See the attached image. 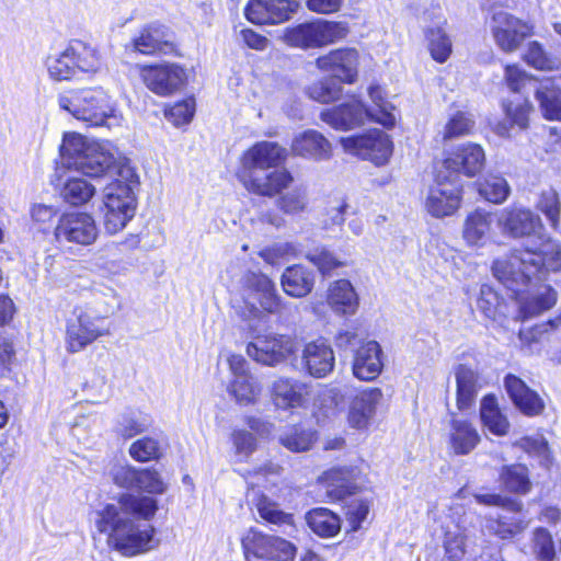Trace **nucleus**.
<instances>
[{
  "mask_svg": "<svg viewBox=\"0 0 561 561\" xmlns=\"http://www.w3.org/2000/svg\"><path fill=\"white\" fill-rule=\"evenodd\" d=\"M126 48L142 55L181 56L172 32L159 23H151L139 30Z\"/></svg>",
  "mask_w": 561,
  "mask_h": 561,
  "instance_id": "nucleus-13",
  "label": "nucleus"
},
{
  "mask_svg": "<svg viewBox=\"0 0 561 561\" xmlns=\"http://www.w3.org/2000/svg\"><path fill=\"white\" fill-rule=\"evenodd\" d=\"M297 252L290 242H278L260 251V256L268 264L275 265L279 260L293 256Z\"/></svg>",
  "mask_w": 561,
  "mask_h": 561,
  "instance_id": "nucleus-63",
  "label": "nucleus"
},
{
  "mask_svg": "<svg viewBox=\"0 0 561 561\" xmlns=\"http://www.w3.org/2000/svg\"><path fill=\"white\" fill-rule=\"evenodd\" d=\"M309 96L320 103H330L341 95V88L331 81H318L308 88Z\"/></svg>",
  "mask_w": 561,
  "mask_h": 561,
  "instance_id": "nucleus-62",
  "label": "nucleus"
},
{
  "mask_svg": "<svg viewBox=\"0 0 561 561\" xmlns=\"http://www.w3.org/2000/svg\"><path fill=\"white\" fill-rule=\"evenodd\" d=\"M479 442L480 435L471 423L461 419H451L449 444L456 455L470 454Z\"/></svg>",
  "mask_w": 561,
  "mask_h": 561,
  "instance_id": "nucleus-31",
  "label": "nucleus"
},
{
  "mask_svg": "<svg viewBox=\"0 0 561 561\" xmlns=\"http://www.w3.org/2000/svg\"><path fill=\"white\" fill-rule=\"evenodd\" d=\"M257 511L260 516L271 524L293 526V516L280 511L276 503L266 497L259 501Z\"/></svg>",
  "mask_w": 561,
  "mask_h": 561,
  "instance_id": "nucleus-57",
  "label": "nucleus"
},
{
  "mask_svg": "<svg viewBox=\"0 0 561 561\" xmlns=\"http://www.w3.org/2000/svg\"><path fill=\"white\" fill-rule=\"evenodd\" d=\"M59 106L90 126H102L113 116L107 93L101 89H83L61 95Z\"/></svg>",
  "mask_w": 561,
  "mask_h": 561,
  "instance_id": "nucleus-5",
  "label": "nucleus"
},
{
  "mask_svg": "<svg viewBox=\"0 0 561 561\" xmlns=\"http://www.w3.org/2000/svg\"><path fill=\"white\" fill-rule=\"evenodd\" d=\"M536 98L545 118L561 121V77L542 80L536 89Z\"/></svg>",
  "mask_w": 561,
  "mask_h": 561,
  "instance_id": "nucleus-30",
  "label": "nucleus"
},
{
  "mask_svg": "<svg viewBox=\"0 0 561 561\" xmlns=\"http://www.w3.org/2000/svg\"><path fill=\"white\" fill-rule=\"evenodd\" d=\"M99 234L96 222L88 213H69L62 215L55 228V238L59 244L72 243L90 245Z\"/></svg>",
  "mask_w": 561,
  "mask_h": 561,
  "instance_id": "nucleus-14",
  "label": "nucleus"
},
{
  "mask_svg": "<svg viewBox=\"0 0 561 561\" xmlns=\"http://www.w3.org/2000/svg\"><path fill=\"white\" fill-rule=\"evenodd\" d=\"M241 296L251 317H259L261 309L268 313H276L280 309L275 283L263 273L248 271L243 274Z\"/></svg>",
  "mask_w": 561,
  "mask_h": 561,
  "instance_id": "nucleus-7",
  "label": "nucleus"
},
{
  "mask_svg": "<svg viewBox=\"0 0 561 561\" xmlns=\"http://www.w3.org/2000/svg\"><path fill=\"white\" fill-rule=\"evenodd\" d=\"M477 309L499 325L503 327L508 318V306L505 300L491 286L484 284L480 287L476 299Z\"/></svg>",
  "mask_w": 561,
  "mask_h": 561,
  "instance_id": "nucleus-28",
  "label": "nucleus"
},
{
  "mask_svg": "<svg viewBox=\"0 0 561 561\" xmlns=\"http://www.w3.org/2000/svg\"><path fill=\"white\" fill-rule=\"evenodd\" d=\"M136 489L150 494H162L168 485L154 469H142L138 470Z\"/></svg>",
  "mask_w": 561,
  "mask_h": 561,
  "instance_id": "nucleus-55",
  "label": "nucleus"
},
{
  "mask_svg": "<svg viewBox=\"0 0 561 561\" xmlns=\"http://www.w3.org/2000/svg\"><path fill=\"white\" fill-rule=\"evenodd\" d=\"M490 27L496 45L506 53L516 50L531 35L528 23L503 10L493 12Z\"/></svg>",
  "mask_w": 561,
  "mask_h": 561,
  "instance_id": "nucleus-15",
  "label": "nucleus"
},
{
  "mask_svg": "<svg viewBox=\"0 0 561 561\" xmlns=\"http://www.w3.org/2000/svg\"><path fill=\"white\" fill-rule=\"evenodd\" d=\"M61 156L69 167L90 178L115 176L103 191V225L115 234L135 216L138 175L127 158L110 141H96L79 134L67 135Z\"/></svg>",
  "mask_w": 561,
  "mask_h": 561,
  "instance_id": "nucleus-1",
  "label": "nucleus"
},
{
  "mask_svg": "<svg viewBox=\"0 0 561 561\" xmlns=\"http://www.w3.org/2000/svg\"><path fill=\"white\" fill-rule=\"evenodd\" d=\"M369 513L368 503L362 500H353L347 504L345 511V522L347 531H357L362 523L366 520Z\"/></svg>",
  "mask_w": 561,
  "mask_h": 561,
  "instance_id": "nucleus-59",
  "label": "nucleus"
},
{
  "mask_svg": "<svg viewBox=\"0 0 561 561\" xmlns=\"http://www.w3.org/2000/svg\"><path fill=\"white\" fill-rule=\"evenodd\" d=\"M195 114V100L192 98L176 102L165 111V117L176 127L188 124Z\"/></svg>",
  "mask_w": 561,
  "mask_h": 561,
  "instance_id": "nucleus-56",
  "label": "nucleus"
},
{
  "mask_svg": "<svg viewBox=\"0 0 561 561\" xmlns=\"http://www.w3.org/2000/svg\"><path fill=\"white\" fill-rule=\"evenodd\" d=\"M496 224L504 236L529 239L523 249L493 262V275L505 287L518 294L545 272L561 271V244L539 233L542 224L538 215L526 207L512 205L496 214Z\"/></svg>",
  "mask_w": 561,
  "mask_h": 561,
  "instance_id": "nucleus-2",
  "label": "nucleus"
},
{
  "mask_svg": "<svg viewBox=\"0 0 561 561\" xmlns=\"http://www.w3.org/2000/svg\"><path fill=\"white\" fill-rule=\"evenodd\" d=\"M525 61L536 69L550 70L554 66V61L546 54L541 45L531 42L525 55Z\"/></svg>",
  "mask_w": 561,
  "mask_h": 561,
  "instance_id": "nucleus-64",
  "label": "nucleus"
},
{
  "mask_svg": "<svg viewBox=\"0 0 561 561\" xmlns=\"http://www.w3.org/2000/svg\"><path fill=\"white\" fill-rule=\"evenodd\" d=\"M381 398L382 392L378 388L367 389L356 396L347 416L350 425L357 430L366 428L375 415L376 407Z\"/></svg>",
  "mask_w": 561,
  "mask_h": 561,
  "instance_id": "nucleus-26",
  "label": "nucleus"
},
{
  "mask_svg": "<svg viewBox=\"0 0 561 561\" xmlns=\"http://www.w3.org/2000/svg\"><path fill=\"white\" fill-rule=\"evenodd\" d=\"M517 447L526 451L528 455L536 457L540 465L548 466L550 462V451L548 442L542 435L526 436L515 443Z\"/></svg>",
  "mask_w": 561,
  "mask_h": 561,
  "instance_id": "nucleus-51",
  "label": "nucleus"
},
{
  "mask_svg": "<svg viewBox=\"0 0 561 561\" xmlns=\"http://www.w3.org/2000/svg\"><path fill=\"white\" fill-rule=\"evenodd\" d=\"M496 215L482 208L470 211L462 225V238L469 247H484L492 238Z\"/></svg>",
  "mask_w": 561,
  "mask_h": 561,
  "instance_id": "nucleus-21",
  "label": "nucleus"
},
{
  "mask_svg": "<svg viewBox=\"0 0 561 561\" xmlns=\"http://www.w3.org/2000/svg\"><path fill=\"white\" fill-rule=\"evenodd\" d=\"M105 318L91 310H80L69 320L66 331V347L69 353H78L99 337L110 335Z\"/></svg>",
  "mask_w": 561,
  "mask_h": 561,
  "instance_id": "nucleus-9",
  "label": "nucleus"
},
{
  "mask_svg": "<svg viewBox=\"0 0 561 561\" xmlns=\"http://www.w3.org/2000/svg\"><path fill=\"white\" fill-rule=\"evenodd\" d=\"M480 417L483 425L494 435L504 436L508 433L510 423L501 413L495 397L485 396L480 404Z\"/></svg>",
  "mask_w": 561,
  "mask_h": 561,
  "instance_id": "nucleus-37",
  "label": "nucleus"
},
{
  "mask_svg": "<svg viewBox=\"0 0 561 561\" xmlns=\"http://www.w3.org/2000/svg\"><path fill=\"white\" fill-rule=\"evenodd\" d=\"M504 385L514 404L526 415H538L543 411L541 398L522 379L514 375L505 377Z\"/></svg>",
  "mask_w": 561,
  "mask_h": 561,
  "instance_id": "nucleus-24",
  "label": "nucleus"
},
{
  "mask_svg": "<svg viewBox=\"0 0 561 561\" xmlns=\"http://www.w3.org/2000/svg\"><path fill=\"white\" fill-rule=\"evenodd\" d=\"M228 390L237 402L244 405L254 403L261 392L259 382L251 374L233 378Z\"/></svg>",
  "mask_w": 561,
  "mask_h": 561,
  "instance_id": "nucleus-44",
  "label": "nucleus"
},
{
  "mask_svg": "<svg viewBox=\"0 0 561 561\" xmlns=\"http://www.w3.org/2000/svg\"><path fill=\"white\" fill-rule=\"evenodd\" d=\"M425 38L431 57L436 62H446L453 53V42L446 30L443 26L430 27Z\"/></svg>",
  "mask_w": 561,
  "mask_h": 561,
  "instance_id": "nucleus-40",
  "label": "nucleus"
},
{
  "mask_svg": "<svg viewBox=\"0 0 561 561\" xmlns=\"http://www.w3.org/2000/svg\"><path fill=\"white\" fill-rule=\"evenodd\" d=\"M537 207L553 227L558 226L560 221L561 203L558 193L553 188L541 192Z\"/></svg>",
  "mask_w": 561,
  "mask_h": 561,
  "instance_id": "nucleus-53",
  "label": "nucleus"
},
{
  "mask_svg": "<svg viewBox=\"0 0 561 561\" xmlns=\"http://www.w3.org/2000/svg\"><path fill=\"white\" fill-rule=\"evenodd\" d=\"M307 387L304 382L289 378H278L273 383V399L280 409L302 405Z\"/></svg>",
  "mask_w": 561,
  "mask_h": 561,
  "instance_id": "nucleus-33",
  "label": "nucleus"
},
{
  "mask_svg": "<svg viewBox=\"0 0 561 561\" xmlns=\"http://www.w3.org/2000/svg\"><path fill=\"white\" fill-rule=\"evenodd\" d=\"M313 285V272L301 265L287 267L282 275L284 291L296 298L307 296L312 290Z\"/></svg>",
  "mask_w": 561,
  "mask_h": 561,
  "instance_id": "nucleus-32",
  "label": "nucleus"
},
{
  "mask_svg": "<svg viewBox=\"0 0 561 561\" xmlns=\"http://www.w3.org/2000/svg\"><path fill=\"white\" fill-rule=\"evenodd\" d=\"M129 455L140 462L158 459L161 456L160 444L152 437L137 439L130 445Z\"/></svg>",
  "mask_w": 561,
  "mask_h": 561,
  "instance_id": "nucleus-52",
  "label": "nucleus"
},
{
  "mask_svg": "<svg viewBox=\"0 0 561 561\" xmlns=\"http://www.w3.org/2000/svg\"><path fill=\"white\" fill-rule=\"evenodd\" d=\"M273 536L250 528L241 538V546L247 561L265 560L268 556Z\"/></svg>",
  "mask_w": 561,
  "mask_h": 561,
  "instance_id": "nucleus-39",
  "label": "nucleus"
},
{
  "mask_svg": "<svg viewBox=\"0 0 561 561\" xmlns=\"http://www.w3.org/2000/svg\"><path fill=\"white\" fill-rule=\"evenodd\" d=\"M340 144L346 153L368 160L376 165H383L392 153V141L379 129L363 135L342 137Z\"/></svg>",
  "mask_w": 561,
  "mask_h": 561,
  "instance_id": "nucleus-10",
  "label": "nucleus"
},
{
  "mask_svg": "<svg viewBox=\"0 0 561 561\" xmlns=\"http://www.w3.org/2000/svg\"><path fill=\"white\" fill-rule=\"evenodd\" d=\"M322 482L330 496L342 499L356 490V471L350 468L332 469L324 472Z\"/></svg>",
  "mask_w": 561,
  "mask_h": 561,
  "instance_id": "nucleus-34",
  "label": "nucleus"
},
{
  "mask_svg": "<svg viewBox=\"0 0 561 561\" xmlns=\"http://www.w3.org/2000/svg\"><path fill=\"white\" fill-rule=\"evenodd\" d=\"M306 518L311 530L321 537H333L341 529L339 516L327 508H314Z\"/></svg>",
  "mask_w": 561,
  "mask_h": 561,
  "instance_id": "nucleus-41",
  "label": "nucleus"
},
{
  "mask_svg": "<svg viewBox=\"0 0 561 561\" xmlns=\"http://www.w3.org/2000/svg\"><path fill=\"white\" fill-rule=\"evenodd\" d=\"M474 127V121L468 113L457 112L445 124L442 131L443 140H451L454 138L467 136L471 134Z\"/></svg>",
  "mask_w": 561,
  "mask_h": 561,
  "instance_id": "nucleus-50",
  "label": "nucleus"
},
{
  "mask_svg": "<svg viewBox=\"0 0 561 561\" xmlns=\"http://www.w3.org/2000/svg\"><path fill=\"white\" fill-rule=\"evenodd\" d=\"M298 8L296 0H250L244 14L254 24H279L288 21Z\"/></svg>",
  "mask_w": 561,
  "mask_h": 561,
  "instance_id": "nucleus-18",
  "label": "nucleus"
},
{
  "mask_svg": "<svg viewBox=\"0 0 561 561\" xmlns=\"http://www.w3.org/2000/svg\"><path fill=\"white\" fill-rule=\"evenodd\" d=\"M477 186L480 196L493 204L504 203L511 193L507 181L496 174L486 175L482 181L477 183Z\"/></svg>",
  "mask_w": 561,
  "mask_h": 561,
  "instance_id": "nucleus-42",
  "label": "nucleus"
},
{
  "mask_svg": "<svg viewBox=\"0 0 561 561\" xmlns=\"http://www.w3.org/2000/svg\"><path fill=\"white\" fill-rule=\"evenodd\" d=\"M158 511L156 499L131 493L122 494L117 504H107L100 513L96 527L108 534V543L122 554L130 557L153 549L154 528L138 526L133 518L151 519Z\"/></svg>",
  "mask_w": 561,
  "mask_h": 561,
  "instance_id": "nucleus-3",
  "label": "nucleus"
},
{
  "mask_svg": "<svg viewBox=\"0 0 561 561\" xmlns=\"http://www.w3.org/2000/svg\"><path fill=\"white\" fill-rule=\"evenodd\" d=\"M67 49L78 76L95 75L102 69V56L95 46L80 39H72Z\"/></svg>",
  "mask_w": 561,
  "mask_h": 561,
  "instance_id": "nucleus-27",
  "label": "nucleus"
},
{
  "mask_svg": "<svg viewBox=\"0 0 561 561\" xmlns=\"http://www.w3.org/2000/svg\"><path fill=\"white\" fill-rule=\"evenodd\" d=\"M314 442V433L300 426H293L279 436V443L290 451L308 450Z\"/></svg>",
  "mask_w": 561,
  "mask_h": 561,
  "instance_id": "nucleus-48",
  "label": "nucleus"
},
{
  "mask_svg": "<svg viewBox=\"0 0 561 561\" xmlns=\"http://www.w3.org/2000/svg\"><path fill=\"white\" fill-rule=\"evenodd\" d=\"M382 367V350L378 342L368 341L356 350L352 369L357 379L375 380L381 374Z\"/></svg>",
  "mask_w": 561,
  "mask_h": 561,
  "instance_id": "nucleus-23",
  "label": "nucleus"
},
{
  "mask_svg": "<svg viewBox=\"0 0 561 561\" xmlns=\"http://www.w3.org/2000/svg\"><path fill=\"white\" fill-rule=\"evenodd\" d=\"M528 520L524 517L503 514L496 518L488 517L484 528L489 534L506 540L522 534L528 527Z\"/></svg>",
  "mask_w": 561,
  "mask_h": 561,
  "instance_id": "nucleus-36",
  "label": "nucleus"
},
{
  "mask_svg": "<svg viewBox=\"0 0 561 561\" xmlns=\"http://www.w3.org/2000/svg\"><path fill=\"white\" fill-rule=\"evenodd\" d=\"M506 117L511 122V126H517L519 129L528 127V117L533 106L528 100L510 101L504 104Z\"/></svg>",
  "mask_w": 561,
  "mask_h": 561,
  "instance_id": "nucleus-54",
  "label": "nucleus"
},
{
  "mask_svg": "<svg viewBox=\"0 0 561 561\" xmlns=\"http://www.w3.org/2000/svg\"><path fill=\"white\" fill-rule=\"evenodd\" d=\"M557 301V293L549 286H543L541 290L530 299L525 300L520 307L522 320L536 317L541 312L552 308Z\"/></svg>",
  "mask_w": 561,
  "mask_h": 561,
  "instance_id": "nucleus-45",
  "label": "nucleus"
},
{
  "mask_svg": "<svg viewBox=\"0 0 561 561\" xmlns=\"http://www.w3.org/2000/svg\"><path fill=\"white\" fill-rule=\"evenodd\" d=\"M286 158V148L277 142H256L242 157L243 170L240 174L242 184L249 192L256 195L273 197L279 194L293 183L291 173L286 169L264 174L260 172L278 167Z\"/></svg>",
  "mask_w": 561,
  "mask_h": 561,
  "instance_id": "nucleus-4",
  "label": "nucleus"
},
{
  "mask_svg": "<svg viewBox=\"0 0 561 561\" xmlns=\"http://www.w3.org/2000/svg\"><path fill=\"white\" fill-rule=\"evenodd\" d=\"M297 548L290 541L273 536L266 561H295Z\"/></svg>",
  "mask_w": 561,
  "mask_h": 561,
  "instance_id": "nucleus-60",
  "label": "nucleus"
},
{
  "mask_svg": "<svg viewBox=\"0 0 561 561\" xmlns=\"http://www.w3.org/2000/svg\"><path fill=\"white\" fill-rule=\"evenodd\" d=\"M455 379L457 408L460 411L469 410L474 405L480 389L479 376L466 365H459L455 370Z\"/></svg>",
  "mask_w": 561,
  "mask_h": 561,
  "instance_id": "nucleus-29",
  "label": "nucleus"
},
{
  "mask_svg": "<svg viewBox=\"0 0 561 561\" xmlns=\"http://www.w3.org/2000/svg\"><path fill=\"white\" fill-rule=\"evenodd\" d=\"M144 84L159 96H170L187 83V69L176 62H161L140 67Z\"/></svg>",
  "mask_w": 561,
  "mask_h": 561,
  "instance_id": "nucleus-8",
  "label": "nucleus"
},
{
  "mask_svg": "<svg viewBox=\"0 0 561 561\" xmlns=\"http://www.w3.org/2000/svg\"><path fill=\"white\" fill-rule=\"evenodd\" d=\"M290 151L308 160L325 161L332 157V145L320 131L307 129L294 136Z\"/></svg>",
  "mask_w": 561,
  "mask_h": 561,
  "instance_id": "nucleus-20",
  "label": "nucleus"
},
{
  "mask_svg": "<svg viewBox=\"0 0 561 561\" xmlns=\"http://www.w3.org/2000/svg\"><path fill=\"white\" fill-rule=\"evenodd\" d=\"M347 33L346 23L317 19L287 27L282 39L286 45L294 48L314 49L333 44L344 38Z\"/></svg>",
  "mask_w": 561,
  "mask_h": 561,
  "instance_id": "nucleus-6",
  "label": "nucleus"
},
{
  "mask_svg": "<svg viewBox=\"0 0 561 561\" xmlns=\"http://www.w3.org/2000/svg\"><path fill=\"white\" fill-rule=\"evenodd\" d=\"M484 149L474 142H465L455 147L443 162L445 173L451 172L454 175L450 179H458V174H463L468 178L478 175L485 165Z\"/></svg>",
  "mask_w": 561,
  "mask_h": 561,
  "instance_id": "nucleus-17",
  "label": "nucleus"
},
{
  "mask_svg": "<svg viewBox=\"0 0 561 561\" xmlns=\"http://www.w3.org/2000/svg\"><path fill=\"white\" fill-rule=\"evenodd\" d=\"M138 470L128 463H115L110 469L113 482L124 489L136 488Z\"/></svg>",
  "mask_w": 561,
  "mask_h": 561,
  "instance_id": "nucleus-61",
  "label": "nucleus"
},
{
  "mask_svg": "<svg viewBox=\"0 0 561 561\" xmlns=\"http://www.w3.org/2000/svg\"><path fill=\"white\" fill-rule=\"evenodd\" d=\"M314 64L320 71L330 73L343 83L352 84L358 77L359 53L351 47L337 48L319 56Z\"/></svg>",
  "mask_w": 561,
  "mask_h": 561,
  "instance_id": "nucleus-16",
  "label": "nucleus"
},
{
  "mask_svg": "<svg viewBox=\"0 0 561 561\" xmlns=\"http://www.w3.org/2000/svg\"><path fill=\"white\" fill-rule=\"evenodd\" d=\"M94 194L95 187L88 181L79 178L69 179L61 191L64 199L73 206L85 204Z\"/></svg>",
  "mask_w": 561,
  "mask_h": 561,
  "instance_id": "nucleus-46",
  "label": "nucleus"
},
{
  "mask_svg": "<svg viewBox=\"0 0 561 561\" xmlns=\"http://www.w3.org/2000/svg\"><path fill=\"white\" fill-rule=\"evenodd\" d=\"M49 78L54 81H66L78 78L77 70L67 47L58 53L47 56L45 60Z\"/></svg>",
  "mask_w": 561,
  "mask_h": 561,
  "instance_id": "nucleus-43",
  "label": "nucleus"
},
{
  "mask_svg": "<svg viewBox=\"0 0 561 561\" xmlns=\"http://www.w3.org/2000/svg\"><path fill=\"white\" fill-rule=\"evenodd\" d=\"M534 553L540 561H552L556 557L554 543L550 533L545 528L534 531Z\"/></svg>",
  "mask_w": 561,
  "mask_h": 561,
  "instance_id": "nucleus-58",
  "label": "nucleus"
},
{
  "mask_svg": "<svg viewBox=\"0 0 561 561\" xmlns=\"http://www.w3.org/2000/svg\"><path fill=\"white\" fill-rule=\"evenodd\" d=\"M368 94L374 103L373 108H367L369 112V119L379 123L386 128H391L396 125L397 116L394 107L383 99V91L380 85L371 84L368 88Z\"/></svg>",
  "mask_w": 561,
  "mask_h": 561,
  "instance_id": "nucleus-38",
  "label": "nucleus"
},
{
  "mask_svg": "<svg viewBox=\"0 0 561 561\" xmlns=\"http://www.w3.org/2000/svg\"><path fill=\"white\" fill-rule=\"evenodd\" d=\"M296 351V340L285 334L257 335L247 345L248 356L266 366H275L285 362Z\"/></svg>",
  "mask_w": 561,
  "mask_h": 561,
  "instance_id": "nucleus-11",
  "label": "nucleus"
},
{
  "mask_svg": "<svg viewBox=\"0 0 561 561\" xmlns=\"http://www.w3.org/2000/svg\"><path fill=\"white\" fill-rule=\"evenodd\" d=\"M301 363L310 376L323 378L333 371L334 352L327 341L319 339L305 345Z\"/></svg>",
  "mask_w": 561,
  "mask_h": 561,
  "instance_id": "nucleus-19",
  "label": "nucleus"
},
{
  "mask_svg": "<svg viewBox=\"0 0 561 561\" xmlns=\"http://www.w3.org/2000/svg\"><path fill=\"white\" fill-rule=\"evenodd\" d=\"M368 115L365 105L358 100H353L321 112L320 117L334 129L347 130L363 125L369 119Z\"/></svg>",
  "mask_w": 561,
  "mask_h": 561,
  "instance_id": "nucleus-22",
  "label": "nucleus"
},
{
  "mask_svg": "<svg viewBox=\"0 0 561 561\" xmlns=\"http://www.w3.org/2000/svg\"><path fill=\"white\" fill-rule=\"evenodd\" d=\"M327 302L339 316H353L359 306V297L347 279L332 282L328 288Z\"/></svg>",
  "mask_w": 561,
  "mask_h": 561,
  "instance_id": "nucleus-25",
  "label": "nucleus"
},
{
  "mask_svg": "<svg viewBox=\"0 0 561 561\" xmlns=\"http://www.w3.org/2000/svg\"><path fill=\"white\" fill-rule=\"evenodd\" d=\"M499 481L510 493L527 494L531 490L528 468L522 463L503 466L499 473Z\"/></svg>",
  "mask_w": 561,
  "mask_h": 561,
  "instance_id": "nucleus-35",
  "label": "nucleus"
},
{
  "mask_svg": "<svg viewBox=\"0 0 561 561\" xmlns=\"http://www.w3.org/2000/svg\"><path fill=\"white\" fill-rule=\"evenodd\" d=\"M308 190L305 185H297L279 196L278 208L288 215H296L308 208Z\"/></svg>",
  "mask_w": 561,
  "mask_h": 561,
  "instance_id": "nucleus-47",
  "label": "nucleus"
},
{
  "mask_svg": "<svg viewBox=\"0 0 561 561\" xmlns=\"http://www.w3.org/2000/svg\"><path fill=\"white\" fill-rule=\"evenodd\" d=\"M462 186L460 181L449 179L442 170L437 173L435 184L426 197V210L436 218L453 215L460 206Z\"/></svg>",
  "mask_w": 561,
  "mask_h": 561,
  "instance_id": "nucleus-12",
  "label": "nucleus"
},
{
  "mask_svg": "<svg viewBox=\"0 0 561 561\" xmlns=\"http://www.w3.org/2000/svg\"><path fill=\"white\" fill-rule=\"evenodd\" d=\"M150 426L151 420L148 415L140 412H129L122 415L117 425V432L125 438H131L148 431Z\"/></svg>",
  "mask_w": 561,
  "mask_h": 561,
  "instance_id": "nucleus-49",
  "label": "nucleus"
}]
</instances>
